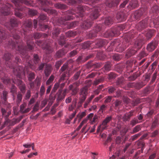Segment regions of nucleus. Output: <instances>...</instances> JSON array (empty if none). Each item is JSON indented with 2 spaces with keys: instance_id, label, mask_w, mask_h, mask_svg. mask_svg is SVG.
<instances>
[{
  "instance_id": "nucleus-63",
  "label": "nucleus",
  "mask_w": 159,
  "mask_h": 159,
  "mask_svg": "<svg viewBox=\"0 0 159 159\" xmlns=\"http://www.w3.org/2000/svg\"><path fill=\"white\" fill-rule=\"evenodd\" d=\"M90 45V42H87L84 43L82 45V48L84 49H86L89 48Z\"/></svg>"
},
{
  "instance_id": "nucleus-30",
  "label": "nucleus",
  "mask_w": 159,
  "mask_h": 159,
  "mask_svg": "<svg viewBox=\"0 0 159 159\" xmlns=\"http://www.w3.org/2000/svg\"><path fill=\"white\" fill-rule=\"evenodd\" d=\"M51 72V66L50 65H47L44 70V72L46 76H48Z\"/></svg>"
},
{
  "instance_id": "nucleus-26",
  "label": "nucleus",
  "mask_w": 159,
  "mask_h": 159,
  "mask_svg": "<svg viewBox=\"0 0 159 159\" xmlns=\"http://www.w3.org/2000/svg\"><path fill=\"white\" fill-rule=\"evenodd\" d=\"M24 25L25 28L30 30L32 27V21L31 20H28L24 23Z\"/></svg>"
},
{
  "instance_id": "nucleus-12",
  "label": "nucleus",
  "mask_w": 159,
  "mask_h": 159,
  "mask_svg": "<svg viewBox=\"0 0 159 159\" xmlns=\"http://www.w3.org/2000/svg\"><path fill=\"white\" fill-rule=\"evenodd\" d=\"M158 44V41L153 40L147 44L146 49L148 52H152L156 49L157 46Z\"/></svg>"
},
{
  "instance_id": "nucleus-35",
  "label": "nucleus",
  "mask_w": 159,
  "mask_h": 159,
  "mask_svg": "<svg viewBox=\"0 0 159 159\" xmlns=\"http://www.w3.org/2000/svg\"><path fill=\"white\" fill-rule=\"evenodd\" d=\"M78 24V22L77 21H73L70 23H68L67 28L69 29H72L75 27Z\"/></svg>"
},
{
  "instance_id": "nucleus-53",
  "label": "nucleus",
  "mask_w": 159,
  "mask_h": 159,
  "mask_svg": "<svg viewBox=\"0 0 159 159\" xmlns=\"http://www.w3.org/2000/svg\"><path fill=\"white\" fill-rule=\"evenodd\" d=\"M107 108V106L104 104L102 105L99 110V113L100 114L102 113L104 111L106 110Z\"/></svg>"
},
{
  "instance_id": "nucleus-55",
  "label": "nucleus",
  "mask_w": 159,
  "mask_h": 159,
  "mask_svg": "<svg viewBox=\"0 0 159 159\" xmlns=\"http://www.w3.org/2000/svg\"><path fill=\"white\" fill-rule=\"evenodd\" d=\"M116 77L115 74L113 72H111L108 75L107 78L109 80H112L115 79Z\"/></svg>"
},
{
  "instance_id": "nucleus-46",
  "label": "nucleus",
  "mask_w": 159,
  "mask_h": 159,
  "mask_svg": "<svg viewBox=\"0 0 159 159\" xmlns=\"http://www.w3.org/2000/svg\"><path fill=\"white\" fill-rule=\"evenodd\" d=\"M59 82L56 83L54 86V87H53V89H52V90L51 91V94H52L56 92L57 89H58V87L59 86Z\"/></svg>"
},
{
  "instance_id": "nucleus-61",
  "label": "nucleus",
  "mask_w": 159,
  "mask_h": 159,
  "mask_svg": "<svg viewBox=\"0 0 159 159\" xmlns=\"http://www.w3.org/2000/svg\"><path fill=\"white\" fill-rule=\"evenodd\" d=\"M29 14L31 16H34L37 14V11L36 10L28 9Z\"/></svg>"
},
{
  "instance_id": "nucleus-32",
  "label": "nucleus",
  "mask_w": 159,
  "mask_h": 159,
  "mask_svg": "<svg viewBox=\"0 0 159 159\" xmlns=\"http://www.w3.org/2000/svg\"><path fill=\"white\" fill-rule=\"evenodd\" d=\"M113 18L111 17L106 18L104 21L105 24L106 25H109L112 24Z\"/></svg>"
},
{
  "instance_id": "nucleus-54",
  "label": "nucleus",
  "mask_w": 159,
  "mask_h": 159,
  "mask_svg": "<svg viewBox=\"0 0 159 159\" xmlns=\"http://www.w3.org/2000/svg\"><path fill=\"white\" fill-rule=\"evenodd\" d=\"M45 91V89L44 86L43 85H42L40 89V93L39 94L40 96H42L44 94Z\"/></svg>"
},
{
  "instance_id": "nucleus-27",
  "label": "nucleus",
  "mask_w": 159,
  "mask_h": 159,
  "mask_svg": "<svg viewBox=\"0 0 159 159\" xmlns=\"http://www.w3.org/2000/svg\"><path fill=\"white\" fill-rule=\"evenodd\" d=\"M61 90L59 89L58 92L57 93V95H58L57 97V101H61L62 100L65 98V94L61 93Z\"/></svg>"
},
{
  "instance_id": "nucleus-21",
  "label": "nucleus",
  "mask_w": 159,
  "mask_h": 159,
  "mask_svg": "<svg viewBox=\"0 0 159 159\" xmlns=\"http://www.w3.org/2000/svg\"><path fill=\"white\" fill-rule=\"evenodd\" d=\"M134 111H130L129 112L125 114L123 117V120L124 121H129L130 117L133 115Z\"/></svg>"
},
{
  "instance_id": "nucleus-13",
  "label": "nucleus",
  "mask_w": 159,
  "mask_h": 159,
  "mask_svg": "<svg viewBox=\"0 0 159 159\" xmlns=\"http://www.w3.org/2000/svg\"><path fill=\"white\" fill-rule=\"evenodd\" d=\"M13 82L16 84L19 87L21 92L24 93L25 92V86L22 81L20 79H17L16 80H13Z\"/></svg>"
},
{
  "instance_id": "nucleus-51",
  "label": "nucleus",
  "mask_w": 159,
  "mask_h": 159,
  "mask_svg": "<svg viewBox=\"0 0 159 159\" xmlns=\"http://www.w3.org/2000/svg\"><path fill=\"white\" fill-rule=\"evenodd\" d=\"M148 55V53H146L144 50H142L139 54V56L140 59H141Z\"/></svg>"
},
{
  "instance_id": "nucleus-47",
  "label": "nucleus",
  "mask_w": 159,
  "mask_h": 159,
  "mask_svg": "<svg viewBox=\"0 0 159 159\" xmlns=\"http://www.w3.org/2000/svg\"><path fill=\"white\" fill-rule=\"evenodd\" d=\"M34 62L35 64H37L38 63L40 60V59L38 55L37 54H34Z\"/></svg>"
},
{
  "instance_id": "nucleus-52",
  "label": "nucleus",
  "mask_w": 159,
  "mask_h": 159,
  "mask_svg": "<svg viewBox=\"0 0 159 159\" xmlns=\"http://www.w3.org/2000/svg\"><path fill=\"white\" fill-rule=\"evenodd\" d=\"M8 92L6 90L3 91L2 98L4 101H6L7 100L8 96Z\"/></svg>"
},
{
  "instance_id": "nucleus-10",
  "label": "nucleus",
  "mask_w": 159,
  "mask_h": 159,
  "mask_svg": "<svg viewBox=\"0 0 159 159\" xmlns=\"http://www.w3.org/2000/svg\"><path fill=\"white\" fill-rule=\"evenodd\" d=\"M97 0H68L67 3L70 5H75V4H79L82 2H84L86 3H88L90 5L92 3L93 5L94 3H95L96 1Z\"/></svg>"
},
{
  "instance_id": "nucleus-60",
  "label": "nucleus",
  "mask_w": 159,
  "mask_h": 159,
  "mask_svg": "<svg viewBox=\"0 0 159 159\" xmlns=\"http://www.w3.org/2000/svg\"><path fill=\"white\" fill-rule=\"evenodd\" d=\"M22 95L20 93H18L17 96V104H19L22 100Z\"/></svg>"
},
{
  "instance_id": "nucleus-28",
  "label": "nucleus",
  "mask_w": 159,
  "mask_h": 159,
  "mask_svg": "<svg viewBox=\"0 0 159 159\" xmlns=\"http://www.w3.org/2000/svg\"><path fill=\"white\" fill-rule=\"evenodd\" d=\"M34 38L35 39H39L41 37L47 38L48 37V35L46 34H41L40 33H36L34 34Z\"/></svg>"
},
{
  "instance_id": "nucleus-34",
  "label": "nucleus",
  "mask_w": 159,
  "mask_h": 159,
  "mask_svg": "<svg viewBox=\"0 0 159 159\" xmlns=\"http://www.w3.org/2000/svg\"><path fill=\"white\" fill-rule=\"evenodd\" d=\"M10 23L11 28L16 26L18 24V22L16 20L15 18H11L10 20Z\"/></svg>"
},
{
  "instance_id": "nucleus-59",
  "label": "nucleus",
  "mask_w": 159,
  "mask_h": 159,
  "mask_svg": "<svg viewBox=\"0 0 159 159\" xmlns=\"http://www.w3.org/2000/svg\"><path fill=\"white\" fill-rule=\"evenodd\" d=\"M39 30L44 31L48 29V26L47 25H39Z\"/></svg>"
},
{
  "instance_id": "nucleus-41",
  "label": "nucleus",
  "mask_w": 159,
  "mask_h": 159,
  "mask_svg": "<svg viewBox=\"0 0 159 159\" xmlns=\"http://www.w3.org/2000/svg\"><path fill=\"white\" fill-rule=\"evenodd\" d=\"M60 32L59 28H55L52 31V34L53 36L55 37H57L59 34Z\"/></svg>"
},
{
  "instance_id": "nucleus-9",
  "label": "nucleus",
  "mask_w": 159,
  "mask_h": 159,
  "mask_svg": "<svg viewBox=\"0 0 159 159\" xmlns=\"http://www.w3.org/2000/svg\"><path fill=\"white\" fill-rule=\"evenodd\" d=\"M112 119L111 116H107L103 121L102 124L99 125L98 128L97 132H102L104 130L106 129L107 127V124Z\"/></svg>"
},
{
  "instance_id": "nucleus-6",
  "label": "nucleus",
  "mask_w": 159,
  "mask_h": 159,
  "mask_svg": "<svg viewBox=\"0 0 159 159\" xmlns=\"http://www.w3.org/2000/svg\"><path fill=\"white\" fill-rule=\"evenodd\" d=\"M125 28L124 25H120L107 31L105 33L103 36L106 38L117 36L120 34L119 30H122L125 29Z\"/></svg>"
},
{
  "instance_id": "nucleus-36",
  "label": "nucleus",
  "mask_w": 159,
  "mask_h": 159,
  "mask_svg": "<svg viewBox=\"0 0 159 159\" xmlns=\"http://www.w3.org/2000/svg\"><path fill=\"white\" fill-rule=\"evenodd\" d=\"M145 84H144L143 82H137L135 83L134 88L136 89L139 90L142 87H143Z\"/></svg>"
},
{
  "instance_id": "nucleus-48",
  "label": "nucleus",
  "mask_w": 159,
  "mask_h": 159,
  "mask_svg": "<svg viewBox=\"0 0 159 159\" xmlns=\"http://www.w3.org/2000/svg\"><path fill=\"white\" fill-rule=\"evenodd\" d=\"M111 66L110 62H107L104 67V69L105 71H108L111 70Z\"/></svg>"
},
{
  "instance_id": "nucleus-4",
  "label": "nucleus",
  "mask_w": 159,
  "mask_h": 159,
  "mask_svg": "<svg viewBox=\"0 0 159 159\" xmlns=\"http://www.w3.org/2000/svg\"><path fill=\"white\" fill-rule=\"evenodd\" d=\"M123 43L118 44V42H115L114 45L117 46L115 50L117 52H122L124 49L128 47L131 43L132 39L134 38V35L131 33H129L125 34Z\"/></svg>"
},
{
  "instance_id": "nucleus-31",
  "label": "nucleus",
  "mask_w": 159,
  "mask_h": 159,
  "mask_svg": "<svg viewBox=\"0 0 159 159\" xmlns=\"http://www.w3.org/2000/svg\"><path fill=\"white\" fill-rule=\"evenodd\" d=\"M77 33L76 31L69 30L66 33V35L67 37H74L76 35Z\"/></svg>"
},
{
  "instance_id": "nucleus-19",
  "label": "nucleus",
  "mask_w": 159,
  "mask_h": 159,
  "mask_svg": "<svg viewBox=\"0 0 159 159\" xmlns=\"http://www.w3.org/2000/svg\"><path fill=\"white\" fill-rule=\"evenodd\" d=\"M145 9L143 8H141L140 10L136 11L134 14L135 19L136 20L139 19L145 14Z\"/></svg>"
},
{
  "instance_id": "nucleus-62",
  "label": "nucleus",
  "mask_w": 159,
  "mask_h": 159,
  "mask_svg": "<svg viewBox=\"0 0 159 159\" xmlns=\"http://www.w3.org/2000/svg\"><path fill=\"white\" fill-rule=\"evenodd\" d=\"M140 123V121H139L137 119H134L130 121V124L132 126H134L136 124Z\"/></svg>"
},
{
  "instance_id": "nucleus-40",
  "label": "nucleus",
  "mask_w": 159,
  "mask_h": 159,
  "mask_svg": "<svg viewBox=\"0 0 159 159\" xmlns=\"http://www.w3.org/2000/svg\"><path fill=\"white\" fill-rule=\"evenodd\" d=\"M97 56L100 60H102L105 57V55L103 52H97Z\"/></svg>"
},
{
  "instance_id": "nucleus-39",
  "label": "nucleus",
  "mask_w": 159,
  "mask_h": 159,
  "mask_svg": "<svg viewBox=\"0 0 159 159\" xmlns=\"http://www.w3.org/2000/svg\"><path fill=\"white\" fill-rule=\"evenodd\" d=\"M4 84H9L11 82V80L10 79L5 76L3 77H2L1 78Z\"/></svg>"
},
{
  "instance_id": "nucleus-3",
  "label": "nucleus",
  "mask_w": 159,
  "mask_h": 159,
  "mask_svg": "<svg viewBox=\"0 0 159 159\" xmlns=\"http://www.w3.org/2000/svg\"><path fill=\"white\" fill-rule=\"evenodd\" d=\"M12 56L9 52L6 53L4 55L3 58L6 61V66L9 68L13 69V71L14 75L19 78L21 77V75H25V68L24 69L21 66H18L15 67L11 61Z\"/></svg>"
},
{
  "instance_id": "nucleus-29",
  "label": "nucleus",
  "mask_w": 159,
  "mask_h": 159,
  "mask_svg": "<svg viewBox=\"0 0 159 159\" xmlns=\"http://www.w3.org/2000/svg\"><path fill=\"white\" fill-rule=\"evenodd\" d=\"M66 52L64 48H62L58 51L56 53V56L57 57L59 58L64 55Z\"/></svg>"
},
{
  "instance_id": "nucleus-17",
  "label": "nucleus",
  "mask_w": 159,
  "mask_h": 159,
  "mask_svg": "<svg viewBox=\"0 0 159 159\" xmlns=\"http://www.w3.org/2000/svg\"><path fill=\"white\" fill-rule=\"evenodd\" d=\"M120 0H113L111 2L107 1L105 3L106 6L108 7H111L117 6Z\"/></svg>"
},
{
  "instance_id": "nucleus-16",
  "label": "nucleus",
  "mask_w": 159,
  "mask_h": 159,
  "mask_svg": "<svg viewBox=\"0 0 159 159\" xmlns=\"http://www.w3.org/2000/svg\"><path fill=\"white\" fill-rule=\"evenodd\" d=\"M88 89L86 87L81 88L80 90L79 93V98L81 99L82 100H85L88 94Z\"/></svg>"
},
{
  "instance_id": "nucleus-15",
  "label": "nucleus",
  "mask_w": 159,
  "mask_h": 159,
  "mask_svg": "<svg viewBox=\"0 0 159 159\" xmlns=\"http://www.w3.org/2000/svg\"><path fill=\"white\" fill-rule=\"evenodd\" d=\"M101 25L99 24L97 25L93 30L90 32L89 33V36L92 37H95L97 36L98 33L101 30Z\"/></svg>"
},
{
  "instance_id": "nucleus-24",
  "label": "nucleus",
  "mask_w": 159,
  "mask_h": 159,
  "mask_svg": "<svg viewBox=\"0 0 159 159\" xmlns=\"http://www.w3.org/2000/svg\"><path fill=\"white\" fill-rule=\"evenodd\" d=\"M155 30H149L146 32L145 35L148 39H150L154 35Z\"/></svg>"
},
{
  "instance_id": "nucleus-37",
  "label": "nucleus",
  "mask_w": 159,
  "mask_h": 159,
  "mask_svg": "<svg viewBox=\"0 0 159 159\" xmlns=\"http://www.w3.org/2000/svg\"><path fill=\"white\" fill-rule=\"evenodd\" d=\"M104 80V78L103 77H101L98 79H96L94 81L93 85H97L100 83L103 82Z\"/></svg>"
},
{
  "instance_id": "nucleus-8",
  "label": "nucleus",
  "mask_w": 159,
  "mask_h": 159,
  "mask_svg": "<svg viewBox=\"0 0 159 159\" xmlns=\"http://www.w3.org/2000/svg\"><path fill=\"white\" fill-rule=\"evenodd\" d=\"M48 41H46L43 44V42L40 40L37 41L36 44L40 47H41L43 49L45 50L46 54H49L51 53L53 51V48L51 46L50 43H47Z\"/></svg>"
},
{
  "instance_id": "nucleus-43",
  "label": "nucleus",
  "mask_w": 159,
  "mask_h": 159,
  "mask_svg": "<svg viewBox=\"0 0 159 159\" xmlns=\"http://www.w3.org/2000/svg\"><path fill=\"white\" fill-rule=\"evenodd\" d=\"M65 38L64 36L62 35L59 40V44L61 45H63L65 43Z\"/></svg>"
},
{
  "instance_id": "nucleus-44",
  "label": "nucleus",
  "mask_w": 159,
  "mask_h": 159,
  "mask_svg": "<svg viewBox=\"0 0 159 159\" xmlns=\"http://www.w3.org/2000/svg\"><path fill=\"white\" fill-rule=\"evenodd\" d=\"M141 125H138L135 126L134 128L133 131L132 132V134H134L138 132L141 129Z\"/></svg>"
},
{
  "instance_id": "nucleus-14",
  "label": "nucleus",
  "mask_w": 159,
  "mask_h": 159,
  "mask_svg": "<svg viewBox=\"0 0 159 159\" xmlns=\"http://www.w3.org/2000/svg\"><path fill=\"white\" fill-rule=\"evenodd\" d=\"M148 25V19H146L138 23L136 25V28L137 30L141 31L145 28Z\"/></svg>"
},
{
  "instance_id": "nucleus-45",
  "label": "nucleus",
  "mask_w": 159,
  "mask_h": 159,
  "mask_svg": "<svg viewBox=\"0 0 159 159\" xmlns=\"http://www.w3.org/2000/svg\"><path fill=\"white\" fill-rule=\"evenodd\" d=\"M54 79V77L53 75H52L46 82V84L48 85L52 83Z\"/></svg>"
},
{
  "instance_id": "nucleus-18",
  "label": "nucleus",
  "mask_w": 159,
  "mask_h": 159,
  "mask_svg": "<svg viewBox=\"0 0 159 159\" xmlns=\"http://www.w3.org/2000/svg\"><path fill=\"white\" fill-rule=\"evenodd\" d=\"M126 16L125 13L123 12H120L117 13L116 18L118 22H121L124 21L126 19Z\"/></svg>"
},
{
  "instance_id": "nucleus-38",
  "label": "nucleus",
  "mask_w": 159,
  "mask_h": 159,
  "mask_svg": "<svg viewBox=\"0 0 159 159\" xmlns=\"http://www.w3.org/2000/svg\"><path fill=\"white\" fill-rule=\"evenodd\" d=\"M86 115V113L85 112L83 111L81 113H79L77 116V118H75L74 120V121H76L77 118L78 119L79 121H80L81 119Z\"/></svg>"
},
{
  "instance_id": "nucleus-2",
  "label": "nucleus",
  "mask_w": 159,
  "mask_h": 159,
  "mask_svg": "<svg viewBox=\"0 0 159 159\" xmlns=\"http://www.w3.org/2000/svg\"><path fill=\"white\" fill-rule=\"evenodd\" d=\"M92 6H90V7L87 6L79 5L77 8L76 10L71 9L68 11L66 12V15L58 19V22L61 24H64L66 21L70 20L73 19V16L70 14L73 15L77 13L80 15L81 16H82V13L84 11H89L91 10L90 17L93 20L97 19L99 16V12L100 10L98 7H95L94 6L93 8L91 7Z\"/></svg>"
},
{
  "instance_id": "nucleus-1",
  "label": "nucleus",
  "mask_w": 159,
  "mask_h": 159,
  "mask_svg": "<svg viewBox=\"0 0 159 159\" xmlns=\"http://www.w3.org/2000/svg\"><path fill=\"white\" fill-rule=\"evenodd\" d=\"M10 36H12L13 39L11 38V40H9L7 46L8 47L14 49L19 52L22 55V57L25 60L27 63L29 67L33 69L32 62L30 56L26 54L27 51L32 50L34 48V43L33 38L31 36H28L26 38V47H24L23 43L19 36L17 34L16 30L14 29L11 31Z\"/></svg>"
},
{
  "instance_id": "nucleus-57",
  "label": "nucleus",
  "mask_w": 159,
  "mask_h": 159,
  "mask_svg": "<svg viewBox=\"0 0 159 159\" xmlns=\"http://www.w3.org/2000/svg\"><path fill=\"white\" fill-rule=\"evenodd\" d=\"M35 77V74L33 72H30L29 74L28 78V80L30 81H31L33 80Z\"/></svg>"
},
{
  "instance_id": "nucleus-42",
  "label": "nucleus",
  "mask_w": 159,
  "mask_h": 159,
  "mask_svg": "<svg viewBox=\"0 0 159 159\" xmlns=\"http://www.w3.org/2000/svg\"><path fill=\"white\" fill-rule=\"evenodd\" d=\"M139 76V75L138 73H134L132 75L129 77V80L131 81L135 80Z\"/></svg>"
},
{
  "instance_id": "nucleus-50",
  "label": "nucleus",
  "mask_w": 159,
  "mask_h": 159,
  "mask_svg": "<svg viewBox=\"0 0 159 159\" xmlns=\"http://www.w3.org/2000/svg\"><path fill=\"white\" fill-rule=\"evenodd\" d=\"M43 10L48 13L50 14H55L56 13V10L53 9H50L48 8H44Z\"/></svg>"
},
{
  "instance_id": "nucleus-56",
  "label": "nucleus",
  "mask_w": 159,
  "mask_h": 159,
  "mask_svg": "<svg viewBox=\"0 0 159 159\" xmlns=\"http://www.w3.org/2000/svg\"><path fill=\"white\" fill-rule=\"evenodd\" d=\"M158 120L156 118L155 119L152 123L151 125V129H153L157 126L158 125Z\"/></svg>"
},
{
  "instance_id": "nucleus-22",
  "label": "nucleus",
  "mask_w": 159,
  "mask_h": 159,
  "mask_svg": "<svg viewBox=\"0 0 159 159\" xmlns=\"http://www.w3.org/2000/svg\"><path fill=\"white\" fill-rule=\"evenodd\" d=\"M106 43L105 40L101 39H97L95 42V47L96 48H98L103 46Z\"/></svg>"
},
{
  "instance_id": "nucleus-33",
  "label": "nucleus",
  "mask_w": 159,
  "mask_h": 159,
  "mask_svg": "<svg viewBox=\"0 0 159 159\" xmlns=\"http://www.w3.org/2000/svg\"><path fill=\"white\" fill-rule=\"evenodd\" d=\"M55 7L57 9H66L67 6L66 5L60 3H56L54 4Z\"/></svg>"
},
{
  "instance_id": "nucleus-64",
  "label": "nucleus",
  "mask_w": 159,
  "mask_h": 159,
  "mask_svg": "<svg viewBox=\"0 0 159 159\" xmlns=\"http://www.w3.org/2000/svg\"><path fill=\"white\" fill-rule=\"evenodd\" d=\"M77 53V51L76 50H73L69 53V57H72L76 55Z\"/></svg>"
},
{
  "instance_id": "nucleus-25",
  "label": "nucleus",
  "mask_w": 159,
  "mask_h": 159,
  "mask_svg": "<svg viewBox=\"0 0 159 159\" xmlns=\"http://www.w3.org/2000/svg\"><path fill=\"white\" fill-rule=\"evenodd\" d=\"M5 34L4 30L0 27V44L2 43L3 40H4L6 39Z\"/></svg>"
},
{
  "instance_id": "nucleus-11",
  "label": "nucleus",
  "mask_w": 159,
  "mask_h": 159,
  "mask_svg": "<svg viewBox=\"0 0 159 159\" xmlns=\"http://www.w3.org/2000/svg\"><path fill=\"white\" fill-rule=\"evenodd\" d=\"M11 7V4L7 3L6 5H3L0 10V12L4 16L8 15L10 13V8Z\"/></svg>"
},
{
  "instance_id": "nucleus-5",
  "label": "nucleus",
  "mask_w": 159,
  "mask_h": 159,
  "mask_svg": "<svg viewBox=\"0 0 159 159\" xmlns=\"http://www.w3.org/2000/svg\"><path fill=\"white\" fill-rule=\"evenodd\" d=\"M14 4L16 7L15 15L17 16L20 18L22 16V13L20 12L19 11L25 10L26 8L25 7L22 6V4L24 3L27 5H30L31 3L26 0H14Z\"/></svg>"
},
{
  "instance_id": "nucleus-7",
  "label": "nucleus",
  "mask_w": 159,
  "mask_h": 159,
  "mask_svg": "<svg viewBox=\"0 0 159 159\" xmlns=\"http://www.w3.org/2000/svg\"><path fill=\"white\" fill-rule=\"evenodd\" d=\"M143 44V40L142 39H138L134 44V49H130L127 52L126 55L128 56H130L134 54L139 49Z\"/></svg>"
},
{
  "instance_id": "nucleus-23",
  "label": "nucleus",
  "mask_w": 159,
  "mask_h": 159,
  "mask_svg": "<svg viewBox=\"0 0 159 159\" xmlns=\"http://www.w3.org/2000/svg\"><path fill=\"white\" fill-rule=\"evenodd\" d=\"M139 5L137 0H132L129 3V6H128L129 8L133 9L137 7Z\"/></svg>"
},
{
  "instance_id": "nucleus-20",
  "label": "nucleus",
  "mask_w": 159,
  "mask_h": 159,
  "mask_svg": "<svg viewBox=\"0 0 159 159\" xmlns=\"http://www.w3.org/2000/svg\"><path fill=\"white\" fill-rule=\"evenodd\" d=\"M92 24V22L89 20L84 21L81 25V28L84 29H87L90 28Z\"/></svg>"
},
{
  "instance_id": "nucleus-49",
  "label": "nucleus",
  "mask_w": 159,
  "mask_h": 159,
  "mask_svg": "<svg viewBox=\"0 0 159 159\" xmlns=\"http://www.w3.org/2000/svg\"><path fill=\"white\" fill-rule=\"evenodd\" d=\"M159 53V51L158 49H157L155 51L153 55L151 56V59L152 61L154 60V58H157L158 55Z\"/></svg>"
},
{
  "instance_id": "nucleus-58",
  "label": "nucleus",
  "mask_w": 159,
  "mask_h": 159,
  "mask_svg": "<svg viewBox=\"0 0 159 159\" xmlns=\"http://www.w3.org/2000/svg\"><path fill=\"white\" fill-rule=\"evenodd\" d=\"M157 64L158 61H155L151 65L150 67H151V70L152 71H154L157 65Z\"/></svg>"
}]
</instances>
